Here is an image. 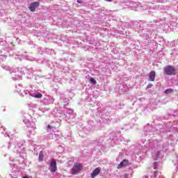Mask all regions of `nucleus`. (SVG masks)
<instances>
[{
  "mask_svg": "<svg viewBox=\"0 0 178 178\" xmlns=\"http://www.w3.org/2000/svg\"><path fill=\"white\" fill-rule=\"evenodd\" d=\"M163 73L165 76H175L176 74V68L173 65H167L163 68Z\"/></svg>",
  "mask_w": 178,
  "mask_h": 178,
  "instance_id": "nucleus-1",
  "label": "nucleus"
},
{
  "mask_svg": "<svg viewBox=\"0 0 178 178\" xmlns=\"http://www.w3.org/2000/svg\"><path fill=\"white\" fill-rule=\"evenodd\" d=\"M83 165L80 163H74L73 168L71 170L72 175H77V173H80L81 171L83 170Z\"/></svg>",
  "mask_w": 178,
  "mask_h": 178,
  "instance_id": "nucleus-2",
  "label": "nucleus"
},
{
  "mask_svg": "<svg viewBox=\"0 0 178 178\" xmlns=\"http://www.w3.org/2000/svg\"><path fill=\"white\" fill-rule=\"evenodd\" d=\"M58 170V168L56 167V161L55 159H52L50 163V171L52 173H55Z\"/></svg>",
  "mask_w": 178,
  "mask_h": 178,
  "instance_id": "nucleus-3",
  "label": "nucleus"
},
{
  "mask_svg": "<svg viewBox=\"0 0 178 178\" xmlns=\"http://www.w3.org/2000/svg\"><path fill=\"white\" fill-rule=\"evenodd\" d=\"M40 6V2L35 1L30 4L29 10L31 12H35V8H38Z\"/></svg>",
  "mask_w": 178,
  "mask_h": 178,
  "instance_id": "nucleus-4",
  "label": "nucleus"
},
{
  "mask_svg": "<svg viewBox=\"0 0 178 178\" xmlns=\"http://www.w3.org/2000/svg\"><path fill=\"white\" fill-rule=\"evenodd\" d=\"M101 173V168L98 167L97 168H95L92 172L91 173V177L92 178H95L97 177V176H98V175H99Z\"/></svg>",
  "mask_w": 178,
  "mask_h": 178,
  "instance_id": "nucleus-5",
  "label": "nucleus"
},
{
  "mask_svg": "<svg viewBox=\"0 0 178 178\" xmlns=\"http://www.w3.org/2000/svg\"><path fill=\"white\" fill-rule=\"evenodd\" d=\"M129 165V160H123L118 165V169H122V168H124Z\"/></svg>",
  "mask_w": 178,
  "mask_h": 178,
  "instance_id": "nucleus-6",
  "label": "nucleus"
},
{
  "mask_svg": "<svg viewBox=\"0 0 178 178\" xmlns=\"http://www.w3.org/2000/svg\"><path fill=\"white\" fill-rule=\"evenodd\" d=\"M155 76H156L155 71H151L149 74V80L150 81H155Z\"/></svg>",
  "mask_w": 178,
  "mask_h": 178,
  "instance_id": "nucleus-7",
  "label": "nucleus"
},
{
  "mask_svg": "<svg viewBox=\"0 0 178 178\" xmlns=\"http://www.w3.org/2000/svg\"><path fill=\"white\" fill-rule=\"evenodd\" d=\"M39 162H42V161H44V154L42 153V152H40L39 154Z\"/></svg>",
  "mask_w": 178,
  "mask_h": 178,
  "instance_id": "nucleus-8",
  "label": "nucleus"
},
{
  "mask_svg": "<svg viewBox=\"0 0 178 178\" xmlns=\"http://www.w3.org/2000/svg\"><path fill=\"white\" fill-rule=\"evenodd\" d=\"M164 92H165V94H172V92H173V89L168 88L167 90H165Z\"/></svg>",
  "mask_w": 178,
  "mask_h": 178,
  "instance_id": "nucleus-9",
  "label": "nucleus"
},
{
  "mask_svg": "<svg viewBox=\"0 0 178 178\" xmlns=\"http://www.w3.org/2000/svg\"><path fill=\"white\" fill-rule=\"evenodd\" d=\"M33 97L34 98H42V94L38 92L35 94Z\"/></svg>",
  "mask_w": 178,
  "mask_h": 178,
  "instance_id": "nucleus-10",
  "label": "nucleus"
},
{
  "mask_svg": "<svg viewBox=\"0 0 178 178\" xmlns=\"http://www.w3.org/2000/svg\"><path fill=\"white\" fill-rule=\"evenodd\" d=\"M90 81L92 84H97V81H95L94 78H90Z\"/></svg>",
  "mask_w": 178,
  "mask_h": 178,
  "instance_id": "nucleus-11",
  "label": "nucleus"
},
{
  "mask_svg": "<svg viewBox=\"0 0 178 178\" xmlns=\"http://www.w3.org/2000/svg\"><path fill=\"white\" fill-rule=\"evenodd\" d=\"M152 84H151V83H149L147 86V87H146V90H148V88H151L152 87Z\"/></svg>",
  "mask_w": 178,
  "mask_h": 178,
  "instance_id": "nucleus-12",
  "label": "nucleus"
},
{
  "mask_svg": "<svg viewBox=\"0 0 178 178\" xmlns=\"http://www.w3.org/2000/svg\"><path fill=\"white\" fill-rule=\"evenodd\" d=\"M154 169H158V164L156 163V162L154 163Z\"/></svg>",
  "mask_w": 178,
  "mask_h": 178,
  "instance_id": "nucleus-13",
  "label": "nucleus"
},
{
  "mask_svg": "<svg viewBox=\"0 0 178 178\" xmlns=\"http://www.w3.org/2000/svg\"><path fill=\"white\" fill-rule=\"evenodd\" d=\"M124 178H129V174L125 173V174L124 175Z\"/></svg>",
  "mask_w": 178,
  "mask_h": 178,
  "instance_id": "nucleus-14",
  "label": "nucleus"
},
{
  "mask_svg": "<svg viewBox=\"0 0 178 178\" xmlns=\"http://www.w3.org/2000/svg\"><path fill=\"white\" fill-rule=\"evenodd\" d=\"M47 129H52V127L51 125H48Z\"/></svg>",
  "mask_w": 178,
  "mask_h": 178,
  "instance_id": "nucleus-15",
  "label": "nucleus"
},
{
  "mask_svg": "<svg viewBox=\"0 0 178 178\" xmlns=\"http://www.w3.org/2000/svg\"><path fill=\"white\" fill-rule=\"evenodd\" d=\"M107 2H112V0H106Z\"/></svg>",
  "mask_w": 178,
  "mask_h": 178,
  "instance_id": "nucleus-16",
  "label": "nucleus"
},
{
  "mask_svg": "<svg viewBox=\"0 0 178 178\" xmlns=\"http://www.w3.org/2000/svg\"><path fill=\"white\" fill-rule=\"evenodd\" d=\"M78 3H81V1H78Z\"/></svg>",
  "mask_w": 178,
  "mask_h": 178,
  "instance_id": "nucleus-17",
  "label": "nucleus"
},
{
  "mask_svg": "<svg viewBox=\"0 0 178 178\" xmlns=\"http://www.w3.org/2000/svg\"><path fill=\"white\" fill-rule=\"evenodd\" d=\"M23 178H29V177H24Z\"/></svg>",
  "mask_w": 178,
  "mask_h": 178,
  "instance_id": "nucleus-18",
  "label": "nucleus"
}]
</instances>
